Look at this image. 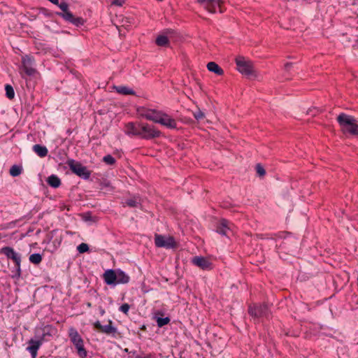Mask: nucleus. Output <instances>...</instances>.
<instances>
[{
    "label": "nucleus",
    "mask_w": 358,
    "mask_h": 358,
    "mask_svg": "<svg viewBox=\"0 0 358 358\" xmlns=\"http://www.w3.org/2000/svg\"><path fill=\"white\" fill-rule=\"evenodd\" d=\"M336 120L343 134L352 136L358 135L357 120L353 116L341 113L336 117Z\"/></svg>",
    "instance_id": "obj_1"
},
{
    "label": "nucleus",
    "mask_w": 358,
    "mask_h": 358,
    "mask_svg": "<svg viewBox=\"0 0 358 358\" xmlns=\"http://www.w3.org/2000/svg\"><path fill=\"white\" fill-rule=\"evenodd\" d=\"M103 278L104 282L108 285H116L118 284H127L130 280V277L121 269H108Z\"/></svg>",
    "instance_id": "obj_2"
},
{
    "label": "nucleus",
    "mask_w": 358,
    "mask_h": 358,
    "mask_svg": "<svg viewBox=\"0 0 358 358\" xmlns=\"http://www.w3.org/2000/svg\"><path fill=\"white\" fill-rule=\"evenodd\" d=\"M21 63L19 71L22 78L27 80V77L32 78L39 74L38 71L35 68L36 62L33 56L29 55L22 56Z\"/></svg>",
    "instance_id": "obj_3"
},
{
    "label": "nucleus",
    "mask_w": 358,
    "mask_h": 358,
    "mask_svg": "<svg viewBox=\"0 0 358 358\" xmlns=\"http://www.w3.org/2000/svg\"><path fill=\"white\" fill-rule=\"evenodd\" d=\"M69 337L70 338L71 342L76 348L79 357L86 358L87 356V352L84 346V341L76 328H69Z\"/></svg>",
    "instance_id": "obj_4"
},
{
    "label": "nucleus",
    "mask_w": 358,
    "mask_h": 358,
    "mask_svg": "<svg viewBox=\"0 0 358 358\" xmlns=\"http://www.w3.org/2000/svg\"><path fill=\"white\" fill-rule=\"evenodd\" d=\"M70 170L78 176L85 180H88L91 176V171L80 162H76L73 159H69L66 162Z\"/></svg>",
    "instance_id": "obj_5"
},
{
    "label": "nucleus",
    "mask_w": 358,
    "mask_h": 358,
    "mask_svg": "<svg viewBox=\"0 0 358 358\" xmlns=\"http://www.w3.org/2000/svg\"><path fill=\"white\" fill-rule=\"evenodd\" d=\"M248 314L255 320H259L261 317L268 318L270 310L266 304L255 303L248 307Z\"/></svg>",
    "instance_id": "obj_6"
},
{
    "label": "nucleus",
    "mask_w": 358,
    "mask_h": 358,
    "mask_svg": "<svg viewBox=\"0 0 358 358\" xmlns=\"http://www.w3.org/2000/svg\"><path fill=\"white\" fill-rule=\"evenodd\" d=\"M1 253L4 255L8 259H12L15 263V267L16 269L15 275L20 277L21 275V256L17 253L14 249L9 246L3 247L1 249Z\"/></svg>",
    "instance_id": "obj_7"
},
{
    "label": "nucleus",
    "mask_w": 358,
    "mask_h": 358,
    "mask_svg": "<svg viewBox=\"0 0 358 358\" xmlns=\"http://www.w3.org/2000/svg\"><path fill=\"white\" fill-rule=\"evenodd\" d=\"M140 137L145 140H151L159 138L162 135V132L155 126L148 123H141Z\"/></svg>",
    "instance_id": "obj_8"
},
{
    "label": "nucleus",
    "mask_w": 358,
    "mask_h": 358,
    "mask_svg": "<svg viewBox=\"0 0 358 358\" xmlns=\"http://www.w3.org/2000/svg\"><path fill=\"white\" fill-rule=\"evenodd\" d=\"M238 71L247 76L254 75V69L252 62L245 57L238 56L235 59Z\"/></svg>",
    "instance_id": "obj_9"
},
{
    "label": "nucleus",
    "mask_w": 358,
    "mask_h": 358,
    "mask_svg": "<svg viewBox=\"0 0 358 358\" xmlns=\"http://www.w3.org/2000/svg\"><path fill=\"white\" fill-rule=\"evenodd\" d=\"M155 244L157 248H164L166 249L174 248L176 246L175 239L172 236L166 238L159 234L155 236Z\"/></svg>",
    "instance_id": "obj_10"
},
{
    "label": "nucleus",
    "mask_w": 358,
    "mask_h": 358,
    "mask_svg": "<svg viewBox=\"0 0 358 358\" xmlns=\"http://www.w3.org/2000/svg\"><path fill=\"white\" fill-rule=\"evenodd\" d=\"M56 15L61 17L66 22L71 23L76 27L82 26L85 23L83 18L76 17L69 10L64 13H56Z\"/></svg>",
    "instance_id": "obj_11"
},
{
    "label": "nucleus",
    "mask_w": 358,
    "mask_h": 358,
    "mask_svg": "<svg viewBox=\"0 0 358 358\" xmlns=\"http://www.w3.org/2000/svg\"><path fill=\"white\" fill-rule=\"evenodd\" d=\"M138 113L141 117H145L146 120L157 123L159 115L161 114V110L142 107L138 109Z\"/></svg>",
    "instance_id": "obj_12"
},
{
    "label": "nucleus",
    "mask_w": 358,
    "mask_h": 358,
    "mask_svg": "<svg viewBox=\"0 0 358 358\" xmlns=\"http://www.w3.org/2000/svg\"><path fill=\"white\" fill-rule=\"evenodd\" d=\"M157 123H159L169 129L177 128V122L176 120L162 110L161 114L159 115V117L157 118Z\"/></svg>",
    "instance_id": "obj_13"
},
{
    "label": "nucleus",
    "mask_w": 358,
    "mask_h": 358,
    "mask_svg": "<svg viewBox=\"0 0 358 358\" xmlns=\"http://www.w3.org/2000/svg\"><path fill=\"white\" fill-rule=\"evenodd\" d=\"M197 2L200 3L205 9L209 13H214L217 11V8H220L221 0H197Z\"/></svg>",
    "instance_id": "obj_14"
},
{
    "label": "nucleus",
    "mask_w": 358,
    "mask_h": 358,
    "mask_svg": "<svg viewBox=\"0 0 358 358\" xmlns=\"http://www.w3.org/2000/svg\"><path fill=\"white\" fill-rule=\"evenodd\" d=\"M232 224L226 219H222L217 224L216 232L222 235L228 236L230 231H231Z\"/></svg>",
    "instance_id": "obj_15"
},
{
    "label": "nucleus",
    "mask_w": 358,
    "mask_h": 358,
    "mask_svg": "<svg viewBox=\"0 0 358 358\" xmlns=\"http://www.w3.org/2000/svg\"><path fill=\"white\" fill-rule=\"evenodd\" d=\"M192 262L203 270H211L213 268L212 263L203 257L196 256L193 257Z\"/></svg>",
    "instance_id": "obj_16"
},
{
    "label": "nucleus",
    "mask_w": 358,
    "mask_h": 358,
    "mask_svg": "<svg viewBox=\"0 0 358 358\" xmlns=\"http://www.w3.org/2000/svg\"><path fill=\"white\" fill-rule=\"evenodd\" d=\"M113 322L109 320L108 324L102 325L99 321H96L94 323V327L99 331L106 334H114L117 332V329L112 326Z\"/></svg>",
    "instance_id": "obj_17"
},
{
    "label": "nucleus",
    "mask_w": 358,
    "mask_h": 358,
    "mask_svg": "<svg viewBox=\"0 0 358 358\" xmlns=\"http://www.w3.org/2000/svg\"><path fill=\"white\" fill-rule=\"evenodd\" d=\"M141 122H128L125 124V133L129 136H136L140 137V131Z\"/></svg>",
    "instance_id": "obj_18"
},
{
    "label": "nucleus",
    "mask_w": 358,
    "mask_h": 358,
    "mask_svg": "<svg viewBox=\"0 0 358 358\" xmlns=\"http://www.w3.org/2000/svg\"><path fill=\"white\" fill-rule=\"evenodd\" d=\"M43 343V342L40 338L38 340L31 338L29 341V346L27 348V350L31 353L32 358L36 357L37 352Z\"/></svg>",
    "instance_id": "obj_19"
},
{
    "label": "nucleus",
    "mask_w": 358,
    "mask_h": 358,
    "mask_svg": "<svg viewBox=\"0 0 358 358\" xmlns=\"http://www.w3.org/2000/svg\"><path fill=\"white\" fill-rule=\"evenodd\" d=\"M127 206L130 208H137L141 206V199L138 196H134L125 200L123 206Z\"/></svg>",
    "instance_id": "obj_20"
},
{
    "label": "nucleus",
    "mask_w": 358,
    "mask_h": 358,
    "mask_svg": "<svg viewBox=\"0 0 358 358\" xmlns=\"http://www.w3.org/2000/svg\"><path fill=\"white\" fill-rule=\"evenodd\" d=\"M207 69L209 71L213 72L218 76L224 74L223 69L215 62H210L207 64Z\"/></svg>",
    "instance_id": "obj_21"
},
{
    "label": "nucleus",
    "mask_w": 358,
    "mask_h": 358,
    "mask_svg": "<svg viewBox=\"0 0 358 358\" xmlns=\"http://www.w3.org/2000/svg\"><path fill=\"white\" fill-rule=\"evenodd\" d=\"M32 149L33 151L36 152L40 157H44L48 153L47 148L44 145H41L39 144L34 145Z\"/></svg>",
    "instance_id": "obj_22"
},
{
    "label": "nucleus",
    "mask_w": 358,
    "mask_h": 358,
    "mask_svg": "<svg viewBox=\"0 0 358 358\" xmlns=\"http://www.w3.org/2000/svg\"><path fill=\"white\" fill-rule=\"evenodd\" d=\"M47 182L53 188H57L61 185V180L56 175H51L49 176L48 178Z\"/></svg>",
    "instance_id": "obj_23"
},
{
    "label": "nucleus",
    "mask_w": 358,
    "mask_h": 358,
    "mask_svg": "<svg viewBox=\"0 0 358 358\" xmlns=\"http://www.w3.org/2000/svg\"><path fill=\"white\" fill-rule=\"evenodd\" d=\"M56 331V329L53 328L52 326L48 325L45 326L43 329V334L40 338L41 340L43 342L45 340L46 336H52V334Z\"/></svg>",
    "instance_id": "obj_24"
},
{
    "label": "nucleus",
    "mask_w": 358,
    "mask_h": 358,
    "mask_svg": "<svg viewBox=\"0 0 358 358\" xmlns=\"http://www.w3.org/2000/svg\"><path fill=\"white\" fill-rule=\"evenodd\" d=\"M116 91L121 94L124 95H134L135 92L126 86H117L115 87Z\"/></svg>",
    "instance_id": "obj_25"
},
{
    "label": "nucleus",
    "mask_w": 358,
    "mask_h": 358,
    "mask_svg": "<svg viewBox=\"0 0 358 358\" xmlns=\"http://www.w3.org/2000/svg\"><path fill=\"white\" fill-rule=\"evenodd\" d=\"M155 42L158 46H161V47L168 46L169 44V41L168 37L164 35L158 36L156 38Z\"/></svg>",
    "instance_id": "obj_26"
},
{
    "label": "nucleus",
    "mask_w": 358,
    "mask_h": 358,
    "mask_svg": "<svg viewBox=\"0 0 358 358\" xmlns=\"http://www.w3.org/2000/svg\"><path fill=\"white\" fill-rule=\"evenodd\" d=\"M29 259L32 264L38 265L41 262L43 258L39 253H34L29 256Z\"/></svg>",
    "instance_id": "obj_27"
},
{
    "label": "nucleus",
    "mask_w": 358,
    "mask_h": 358,
    "mask_svg": "<svg viewBox=\"0 0 358 358\" xmlns=\"http://www.w3.org/2000/svg\"><path fill=\"white\" fill-rule=\"evenodd\" d=\"M22 169L21 166H19L17 165H13L10 169V174L13 176L16 177L19 176L22 173Z\"/></svg>",
    "instance_id": "obj_28"
},
{
    "label": "nucleus",
    "mask_w": 358,
    "mask_h": 358,
    "mask_svg": "<svg viewBox=\"0 0 358 358\" xmlns=\"http://www.w3.org/2000/svg\"><path fill=\"white\" fill-rule=\"evenodd\" d=\"M6 95L9 99H13L15 96V92L13 87L10 85H6L5 86Z\"/></svg>",
    "instance_id": "obj_29"
},
{
    "label": "nucleus",
    "mask_w": 358,
    "mask_h": 358,
    "mask_svg": "<svg viewBox=\"0 0 358 358\" xmlns=\"http://www.w3.org/2000/svg\"><path fill=\"white\" fill-rule=\"evenodd\" d=\"M156 322L159 327H162L164 325L168 324L169 323L170 318L169 317H157Z\"/></svg>",
    "instance_id": "obj_30"
},
{
    "label": "nucleus",
    "mask_w": 358,
    "mask_h": 358,
    "mask_svg": "<svg viewBox=\"0 0 358 358\" xmlns=\"http://www.w3.org/2000/svg\"><path fill=\"white\" fill-rule=\"evenodd\" d=\"M103 162L108 165H113L116 162L115 159L110 155H107L103 157Z\"/></svg>",
    "instance_id": "obj_31"
},
{
    "label": "nucleus",
    "mask_w": 358,
    "mask_h": 358,
    "mask_svg": "<svg viewBox=\"0 0 358 358\" xmlns=\"http://www.w3.org/2000/svg\"><path fill=\"white\" fill-rule=\"evenodd\" d=\"M77 250L79 253H84L89 250V246L87 243H82L77 247Z\"/></svg>",
    "instance_id": "obj_32"
},
{
    "label": "nucleus",
    "mask_w": 358,
    "mask_h": 358,
    "mask_svg": "<svg viewBox=\"0 0 358 358\" xmlns=\"http://www.w3.org/2000/svg\"><path fill=\"white\" fill-rule=\"evenodd\" d=\"M255 169H256L257 173L259 175V176L263 177L265 176L266 171H265L264 168L260 164H257L256 165Z\"/></svg>",
    "instance_id": "obj_33"
},
{
    "label": "nucleus",
    "mask_w": 358,
    "mask_h": 358,
    "mask_svg": "<svg viewBox=\"0 0 358 358\" xmlns=\"http://www.w3.org/2000/svg\"><path fill=\"white\" fill-rule=\"evenodd\" d=\"M193 115L197 120H201L205 117L204 113L200 109H198L196 111L194 112Z\"/></svg>",
    "instance_id": "obj_34"
},
{
    "label": "nucleus",
    "mask_w": 358,
    "mask_h": 358,
    "mask_svg": "<svg viewBox=\"0 0 358 358\" xmlns=\"http://www.w3.org/2000/svg\"><path fill=\"white\" fill-rule=\"evenodd\" d=\"M59 7V8L62 10L60 13H64L67 10H69V4L65 1H62L61 3L59 2V4H57Z\"/></svg>",
    "instance_id": "obj_35"
},
{
    "label": "nucleus",
    "mask_w": 358,
    "mask_h": 358,
    "mask_svg": "<svg viewBox=\"0 0 358 358\" xmlns=\"http://www.w3.org/2000/svg\"><path fill=\"white\" fill-rule=\"evenodd\" d=\"M130 306L128 303H123L119 308V310L124 313L125 315H128V312L129 310Z\"/></svg>",
    "instance_id": "obj_36"
},
{
    "label": "nucleus",
    "mask_w": 358,
    "mask_h": 358,
    "mask_svg": "<svg viewBox=\"0 0 358 358\" xmlns=\"http://www.w3.org/2000/svg\"><path fill=\"white\" fill-rule=\"evenodd\" d=\"M136 358H155V355H153L152 353H149L144 357H141L140 355H136Z\"/></svg>",
    "instance_id": "obj_37"
},
{
    "label": "nucleus",
    "mask_w": 358,
    "mask_h": 358,
    "mask_svg": "<svg viewBox=\"0 0 358 358\" xmlns=\"http://www.w3.org/2000/svg\"><path fill=\"white\" fill-rule=\"evenodd\" d=\"M293 64L291 63V62H287L285 64V70L287 71H289V69L292 68Z\"/></svg>",
    "instance_id": "obj_38"
},
{
    "label": "nucleus",
    "mask_w": 358,
    "mask_h": 358,
    "mask_svg": "<svg viewBox=\"0 0 358 358\" xmlns=\"http://www.w3.org/2000/svg\"><path fill=\"white\" fill-rule=\"evenodd\" d=\"M123 3V0H113V3L118 6H121Z\"/></svg>",
    "instance_id": "obj_39"
},
{
    "label": "nucleus",
    "mask_w": 358,
    "mask_h": 358,
    "mask_svg": "<svg viewBox=\"0 0 358 358\" xmlns=\"http://www.w3.org/2000/svg\"><path fill=\"white\" fill-rule=\"evenodd\" d=\"M55 5L59 4V0H48Z\"/></svg>",
    "instance_id": "obj_40"
},
{
    "label": "nucleus",
    "mask_w": 358,
    "mask_h": 358,
    "mask_svg": "<svg viewBox=\"0 0 358 358\" xmlns=\"http://www.w3.org/2000/svg\"><path fill=\"white\" fill-rule=\"evenodd\" d=\"M129 353L132 354L133 355H136V351H131Z\"/></svg>",
    "instance_id": "obj_41"
},
{
    "label": "nucleus",
    "mask_w": 358,
    "mask_h": 358,
    "mask_svg": "<svg viewBox=\"0 0 358 358\" xmlns=\"http://www.w3.org/2000/svg\"><path fill=\"white\" fill-rule=\"evenodd\" d=\"M125 352H127L129 353V350H128V349H127V348H126V349H125Z\"/></svg>",
    "instance_id": "obj_42"
},
{
    "label": "nucleus",
    "mask_w": 358,
    "mask_h": 358,
    "mask_svg": "<svg viewBox=\"0 0 358 358\" xmlns=\"http://www.w3.org/2000/svg\"><path fill=\"white\" fill-rule=\"evenodd\" d=\"M357 136H358V134H357Z\"/></svg>",
    "instance_id": "obj_43"
}]
</instances>
